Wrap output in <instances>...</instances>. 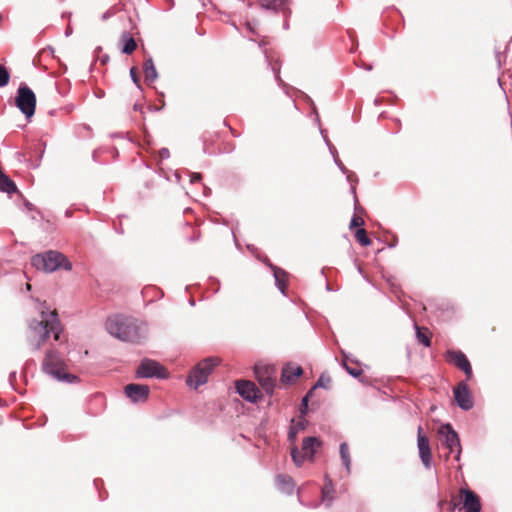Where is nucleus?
<instances>
[{"instance_id": "f257e3e1", "label": "nucleus", "mask_w": 512, "mask_h": 512, "mask_svg": "<svg viewBox=\"0 0 512 512\" xmlns=\"http://www.w3.org/2000/svg\"><path fill=\"white\" fill-rule=\"evenodd\" d=\"M39 310L41 320H32L28 326L27 340L33 351H39L50 334H53L54 339L58 341L62 332V326L55 310L49 311L44 304Z\"/></svg>"}, {"instance_id": "f03ea898", "label": "nucleus", "mask_w": 512, "mask_h": 512, "mask_svg": "<svg viewBox=\"0 0 512 512\" xmlns=\"http://www.w3.org/2000/svg\"><path fill=\"white\" fill-rule=\"evenodd\" d=\"M105 328L111 336L130 343H140L148 333L145 322L121 315L108 318Z\"/></svg>"}, {"instance_id": "7ed1b4c3", "label": "nucleus", "mask_w": 512, "mask_h": 512, "mask_svg": "<svg viewBox=\"0 0 512 512\" xmlns=\"http://www.w3.org/2000/svg\"><path fill=\"white\" fill-rule=\"evenodd\" d=\"M31 264L37 270H41L46 273H51L59 268L65 270H71V262L60 252L47 251L45 253L36 254L31 259Z\"/></svg>"}, {"instance_id": "20e7f679", "label": "nucleus", "mask_w": 512, "mask_h": 512, "mask_svg": "<svg viewBox=\"0 0 512 512\" xmlns=\"http://www.w3.org/2000/svg\"><path fill=\"white\" fill-rule=\"evenodd\" d=\"M43 371L58 381L73 383L77 376L65 372V364L58 352L54 350L47 351L42 363Z\"/></svg>"}, {"instance_id": "39448f33", "label": "nucleus", "mask_w": 512, "mask_h": 512, "mask_svg": "<svg viewBox=\"0 0 512 512\" xmlns=\"http://www.w3.org/2000/svg\"><path fill=\"white\" fill-rule=\"evenodd\" d=\"M218 364L219 359L216 357H209L199 362L187 377V385L197 389L199 386L205 384L208 380V376Z\"/></svg>"}, {"instance_id": "423d86ee", "label": "nucleus", "mask_w": 512, "mask_h": 512, "mask_svg": "<svg viewBox=\"0 0 512 512\" xmlns=\"http://www.w3.org/2000/svg\"><path fill=\"white\" fill-rule=\"evenodd\" d=\"M15 102L17 108L27 119H30L34 115L36 109V96L28 86L24 84L19 86Z\"/></svg>"}, {"instance_id": "0eeeda50", "label": "nucleus", "mask_w": 512, "mask_h": 512, "mask_svg": "<svg viewBox=\"0 0 512 512\" xmlns=\"http://www.w3.org/2000/svg\"><path fill=\"white\" fill-rule=\"evenodd\" d=\"M438 434L443 438V445L450 453L455 452V460L459 461L461 456V444L457 432L449 423H446L439 427Z\"/></svg>"}, {"instance_id": "6e6552de", "label": "nucleus", "mask_w": 512, "mask_h": 512, "mask_svg": "<svg viewBox=\"0 0 512 512\" xmlns=\"http://www.w3.org/2000/svg\"><path fill=\"white\" fill-rule=\"evenodd\" d=\"M322 442L317 437H306L302 443L301 455L298 448L295 446L291 449V457L296 466H301L306 457L312 458L315 450L321 446Z\"/></svg>"}, {"instance_id": "1a4fd4ad", "label": "nucleus", "mask_w": 512, "mask_h": 512, "mask_svg": "<svg viewBox=\"0 0 512 512\" xmlns=\"http://www.w3.org/2000/svg\"><path fill=\"white\" fill-rule=\"evenodd\" d=\"M136 376L138 378H159L167 377V372L163 366L151 359H144L137 368Z\"/></svg>"}, {"instance_id": "9d476101", "label": "nucleus", "mask_w": 512, "mask_h": 512, "mask_svg": "<svg viewBox=\"0 0 512 512\" xmlns=\"http://www.w3.org/2000/svg\"><path fill=\"white\" fill-rule=\"evenodd\" d=\"M454 398L457 405L467 411L473 407V399L468 385L465 382H460L453 390Z\"/></svg>"}, {"instance_id": "9b49d317", "label": "nucleus", "mask_w": 512, "mask_h": 512, "mask_svg": "<svg viewBox=\"0 0 512 512\" xmlns=\"http://www.w3.org/2000/svg\"><path fill=\"white\" fill-rule=\"evenodd\" d=\"M417 446L419 450V457L426 469L432 466V453L429 445L428 438L422 433V428L418 427L417 433Z\"/></svg>"}, {"instance_id": "f8f14e48", "label": "nucleus", "mask_w": 512, "mask_h": 512, "mask_svg": "<svg viewBox=\"0 0 512 512\" xmlns=\"http://www.w3.org/2000/svg\"><path fill=\"white\" fill-rule=\"evenodd\" d=\"M272 373L273 369L270 367L255 366L258 382L267 394H271L275 387V379L272 377Z\"/></svg>"}, {"instance_id": "ddd939ff", "label": "nucleus", "mask_w": 512, "mask_h": 512, "mask_svg": "<svg viewBox=\"0 0 512 512\" xmlns=\"http://www.w3.org/2000/svg\"><path fill=\"white\" fill-rule=\"evenodd\" d=\"M236 391L242 398L252 403L256 402L260 398V390L251 381H237Z\"/></svg>"}, {"instance_id": "4468645a", "label": "nucleus", "mask_w": 512, "mask_h": 512, "mask_svg": "<svg viewBox=\"0 0 512 512\" xmlns=\"http://www.w3.org/2000/svg\"><path fill=\"white\" fill-rule=\"evenodd\" d=\"M125 395L133 402V403H142L145 402L149 395V387L147 385L142 384H128L125 387Z\"/></svg>"}, {"instance_id": "2eb2a0df", "label": "nucleus", "mask_w": 512, "mask_h": 512, "mask_svg": "<svg viewBox=\"0 0 512 512\" xmlns=\"http://www.w3.org/2000/svg\"><path fill=\"white\" fill-rule=\"evenodd\" d=\"M447 357L455 364V366L466 374L468 379L472 377V367L464 353L461 351L449 350L447 351Z\"/></svg>"}, {"instance_id": "dca6fc26", "label": "nucleus", "mask_w": 512, "mask_h": 512, "mask_svg": "<svg viewBox=\"0 0 512 512\" xmlns=\"http://www.w3.org/2000/svg\"><path fill=\"white\" fill-rule=\"evenodd\" d=\"M463 496V508L466 512H480L481 503L479 497L469 489H461Z\"/></svg>"}, {"instance_id": "f3484780", "label": "nucleus", "mask_w": 512, "mask_h": 512, "mask_svg": "<svg viewBox=\"0 0 512 512\" xmlns=\"http://www.w3.org/2000/svg\"><path fill=\"white\" fill-rule=\"evenodd\" d=\"M277 488L286 494H291L294 490V482L290 476L279 474L275 479Z\"/></svg>"}, {"instance_id": "a211bd4d", "label": "nucleus", "mask_w": 512, "mask_h": 512, "mask_svg": "<svg viewBox=\"0 0 512 512\" xmlns=\"http://www.w3.org/2000/svg\"><path fill=\"white\" fill-rule=\"evenodd\" d=\"M302 368L295 365H287L282 370L281 380L290 383L297 379L302 374Z\"/></svg>"}, {"instance_id": "6ab92c4d", "label": "nucleus", "mask_w": 512, "mask_h": 512, "mask_svg": "<svg viewBox=\"0 0 512 512\" xmlns=\"http://www.w3.org/2000/svg\"><path fill=\"white\" fill-rule=\"evenodd\" d=\"M270 268L273 271V276L275 279V284L277 288L281 291V293H285L286 288V279H287V273L281 268H278L272 264L269 265Z\"/></svg>"}, {"instance_id": "aec40b11", "label": "nucleus", "mask_w": 512, "mask_h": 512, "mask_svg": "<svg viewBox=\"0 0 512 512\" xmlns=\"http://www.w3.org/2000/svg\"><path fill=\"white\" fill-rule=\"evenodd\" d=\"M287 4V0H259V6L265 10L278 12L283 10Z\"/></svg>"}, {"instance_id": "412c9836", "label": "nucleus", "mask_w": 512, "mask_h": 512, "mask_svg": "<svg viewBox=\"0 0 512 512\" xmlns=\"http://www.w3.org/2000/svg\"><path fill=\"white\" fill-rule=\"evenodd\" d=\"M144 74L145 80L148 83H153L158 78V73L151 57L144 62Z\"/></svg>"}, {"instance_id": "4be33fe9", "label": "nucleus", "mask_w": 512, "mask_h": 512, "mask_svg": "<svg viewBox=\"0 0 512 512\" xmlns=\"http://www.w3.org/2000/svg\"><path fill=\"white\" fill-rule=\"evenodd\" d=\"M16 184L0 169V191L7 194L16 192Z\"/></svg>"}, {"instance_id": "5701e85b", "label": "nucleus", "mask_w": 512, "mask_h": 512, "mask_svg": "<svg viewBox=\"0 0 512 512\" xmlns=\"http://www.w3.org/2000/svg\"><path fill=\"white\" fill-rule=\"evenodd\" d=\"M339 454L342 460V463L346 469L347 474L351 472V457L349 452V447L346 442H342L339 446Z\"/></svg>"}, {"instance_id": "b1692460", "label": "nucleus", "mask_w": 512, "mask_h": 512, "mask_svg": "<svg viewBox=\"0 0 512 512\" xmlns=\"http://www.w3.org/2000/svg\"><path fill=\"white\" fill-rule=\"evenodd\" d=\"M327 483L322 488V500L326 502L327 506H330L333 501L334 487L331 479L326 478Z\"/></svg>"}, {"instance_id": "393cba45", "label": "nucleus", "mask_w": 512, "mask_h": 512, "mask_svg": "<svg viewBox=\"0 0 512 512\" xmlns=\"http://www.w3.org/2000/svg\"><path fill=\"white\" fill-rule=\"evenodd\" d=\"M122 41L124 44L122 47V53L124 54H131L137 47L136 41L128 33H124L122 35Z\"/></svg>"}, {"instance_id": "a878e982", "label": "nucleus", "mask_w": 512, "mask_h": 512, "mask_svg": "<svg viewBox=\"0 0 512 512\" xmlns=\"http://www.w3.org/2000/svg\"><path fill=\"white\" fill-rule=\"evenodd\" d=\"M307 421L305 418H301L297 421L296 424L291 425L289 432H288V438L291 442H294L296 440L297 433L301 430H304L306 427Z\"/></svg>"}, {"instance_id": "bb28decb", "label": "nucleus", "mask_w": 512, "mask_h": 512, "mask_svg": "<svg viewBox=\"0 0 512 512\" xmlns=\"http://www.w3.org/2000/svg\"><path fill=\"white\" fill-rule=\"evenodd\" d=\"M355 238L362 246H369L371 245V240L367 236V232L365 229L360 228L355 232Z\"/></svg>"}, {"instance_id": "cd10ccee", "label": "nucleus", "mask_w": 512, "mask_h": 512, "mask_svg": "<svg viewBox=\"0 0 512 512\" xmlns=\"http://www.w3.org/2000/svg\"><path fill=\"white\" fill-rule=\"evenodd\" d=\"M10 80V73L6 67L0 64V88L5 87Z\"/></svg>"}, {"instance_id": "c85d7f7f", "label": "nucleus", "mask_w": 512, "mask_h": 512, "mask_svg": "<svg viewBox=\"0 0 512 512\" xmlns=\"http://www.w3.org/2000/svg\"><path fill=\"white\" fill-rule=\"evenodd\" d=\"M415 328H416V337H417L418 341L420 343H422L424 346L429 347L431 344L429 337L425 333L421 332L420 328L417 325L415 326Z\"/></svg>"}, {"instance_id": "c756f323", "label": "nucleus", "mask_w": 512, "mask_h": 512, "mask_svg": "<svg viewBox=\"0 0 512 512\" xmlns=\"http://www.w3.org/2000/svg\"><path fill=\"white\" fill-rule=\"evenodd\" d=\"M343 367L348 372V374L351 375L354 378H357V377H359L362 374V370L361 369L351 368V367H349L347 365V357H346V355H344Z\"/></svg>"}, {"instance_id": "7c9ffc66", "label": "nucleus", "mask_w": 512, "mask_h": 512, "mask_svg": "<svg viewBox=\"0 0 512 512\" xmlns=\"http://www.w3.org/2000/svg\"><path fill=\"white\" fill-rule=\"evenodd\" d=\"M321 135H322V137H323V139H324V141H325L326 145L328 146L329 151H330V153L332 154V156H333V157H334V155H335V156H338V154H337V150H336V148L331 144V142L329 141V139L327 138V136H326V131H325V130H321Z\"/></svg>"}, {"instance_id": "2f4dec72", "label": "nucleus", "mask_w": 512, "mask_h": 512, "mask_svg": "<svg viewBox=\"0 0 512 512\" xmlns=\"http://www.w3.org/2000/svg\"><path fill=\"white\" fill-rule=\"evenodd\" d=\"M329 384H330V378L329 377H324V376H321L316 384L314 385L313 388H318V387H322V388H328L329 387Z\"/></svg>"}, {"instance_id": "473e14b6", "label": "nucleus", "mask_w": 512, "mask_h": 512, "mask_svg": "<svg viewBox=\"0 0 512 512\" xmlns=\"http://www.w3.org/2000/svg\"><path fill=\"white\" fill-rule=\"evenodd\" d=\"M364 224V221L361 217H357V216H354L352 219H351V222H350V227H360Z\"/></svg>"}, {"instance_id": "72a5a7b5", "label": "nucleus", "mask_w": 512, "mask_h": 512, "mask_svg": "<svg viewBox=\"0 0 512 512\" xmlns=\"http://www.w3.org/2000/svg\"><path fill=\"white\" fill-rule=\"evenodd\" d=\"M130 76H131L132 81L136 84V86L138 88H140L141 86H140L139 78L136 73V68L133 67L130 69Z\"/></svg>"}, {"instance_id": "f704fd0d", "label": "nucleus", "mask_w": 512, "mask_h": 512, "mask_svg": "<svg viewBox=\"0 0 512 512\" xmlns=\"http://www.w3.org/2000/svg\"><path fill=\"white\" fill-rule=\"evenodd\" d=\"M307 408H308V395H306L303 399H302V402H301V408H300V412L301 414H305L306 411H307Z\"/></svg>"}, {"instance_id": "c9c22d12", "label": "nucleus", "mask_w": 512, "mask_h": 512, "mask_svg": "<svg viewBox=\"0 0 512 512\" xmlns=\"http://www.w3.org/2000/svg\"><path fill=\"white\" fill-rule=\"evenodd\" d=\"M159 155L162 159H167L169 158L170 156V153H169V150L167 148H162L160 151H159Z\"/></svg>"}, {"instance_id": "e433bc0d", "label": "nucleus", "mask_w": 512, "mask_h": 512, "mask_svg": "<svg viewBox=\"0 0 512 512\" xmlns=\"http://www.w3.org/2000/svg\"><path fill=\"white\" fill-rule=\"evenodd\" d=\"M201 174L200 173H192L191 176H190V181L191 183H195L197 181H200L201 180Z\"/></svg>"}, {"instance_id": "4c0bfd02", "label": "nucleus", "mask_w": 512, "mask_h": 512, "mask_svg": "<svg viewBox=\"0 0 512 512\" xmlns=\"http://www.w3.org/2000/svg\"><path fill=\"white\" fill-rule=\"evenodd\" d=\"M272 69H273V71H274V73H275V78H276V80H277V81H280V77H279V68H278V67H276V66H273V67H272Z\"/></svg>"}, {"instance_id": "58836bf2", "label": "nucleus", "mask_w": 512, "mask_h": 512, "mask_svg": "<svg viewBox=\"0 0 512 512\" xmlns=\"http://www.w3.org/2000/svg\"><path fill=\"white\" fill-rule=\"evenodd\" d=\"M334 162L338 167H340L342 165V162L339 160L338 156H335V155H334Z\"/></svg>"}, {"instance_id": "ea45409f", "label": "nucleus", "mask_w": 512, "mask_h": 512, "mask_svg": "<svg viewBox=\"0 0 512 512\" xmlns=\"http://www.w3.org/2000/svg\"><path fill=\"white\" fill-rule=\"evenodd\" d=\"M339 169L343 172V173H346L347 172V169L346 167L342 164Z\"/></svg>"}]
</instances>
